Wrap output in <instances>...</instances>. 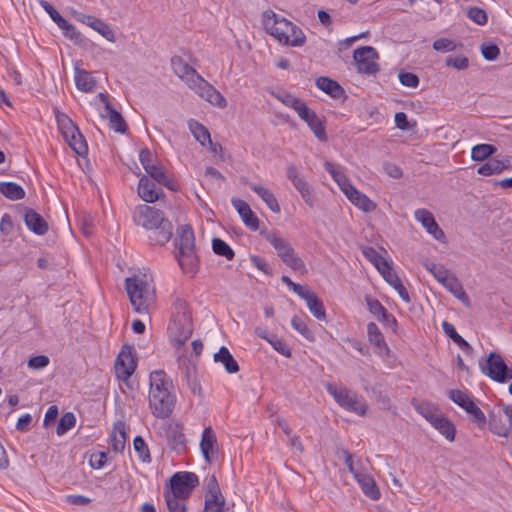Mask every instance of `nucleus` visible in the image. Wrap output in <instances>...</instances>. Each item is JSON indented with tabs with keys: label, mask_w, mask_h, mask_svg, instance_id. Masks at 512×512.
Segmentation results:
<instances>
[{
	"label": "nucleus",
	"mask_w": 512,
	"mask_h": 512,
	"mask_svg": "<svg viewBox=\"0 0 512 512\" xmlns=\"http://www.w3.org/2000/svg\"><path fill=\"white\" fill-rule=\"evenodd\" d=\"M76 423V418L72 412H66L62 415L60 418L56 433L58 436L64 435L68 430H70L72 427H74Z\"/></svg>",
	"instance_id": "47"
},
{
	"label": "nucleus",
	"mask_w": 512,
	"mask_h": 512,
	"mask_svg": "<svg viewBox=\"0 0 512 512\" xmlns=\"http://www.w3.org/2000/svg\"><path fill=\"white\" fill-rule=\"evenodd\" d=\"M126 443V426L122 421L114 424L110 434V444L114 452L120 453L124 450Z\"/></svg>",
	"instance_id": "24"
},
{
	"label": "nucleus",
	"mask_w": 512,
	"mask_h": 512,
	"mask_svg": "<svg viewBox=\"0 0 512 512\" xmlns=\"http://www.w3.org/2000/svg\"><path fill=\"white\" fill-rule=\"evenodd\" d=\"M298 116L310 127L316 138L322 142L327 141L323 121L307 105L300 109Z\"/></svg>",
	"instance_id": "16"
},
{
	"label": "nucleus",
	"mask_w": 512,
	"mask_h": 512,
	"mask_svg": "<svg viewBox=\"0 0 512 512\" xmlns=\"http://www.w3.org/2000/svg\"><path fill=\"white\" fill-rule=\"evenodd\" d=\"M200 448L205 461L208 463L218 453L217 438L210 426L206 427L202 433Z\"/></svg>",
	"instance_id": "20"
},
{
	"label": "nucleus",
	"mask_w": 512,
	"mask_h": 512,
	"mask_svg": "<svg viewBox=\"0 0 512 512\" xmlns=\"http://www.w3.org/2000/svg\"><path fill=\"white\" fill-rule=\"evenodd\" d=\"M262 24L265 31L281 45L302 47L306 43V36L300 27L272 10L263 12Z\"/></svg>",
	"instance_id": "4"
},
{
	"label": "nucleus",
	"mask_w": 512,
	"mask_h": 512,
	"mask_svg": "<svg viewBox=\"0 0 512 512\" xmlns=\"http://www.w3.org/2000/svg\"><path fill=\"white\" fill-rule=\"evenodd\" d=\"M165 501L169 512H186V500L185 498L176 497L174 494L164 493Z\"/></svg>",
	"instance_id": "44"
},
{
	"label": "nucleus",
	"mask_w": 512,
	"mask_h": 512,
	"mask_svg": "<svg viewBox=\"0 0 512 512\" xmlns=\"http://www.w3.org/2000/svg\"><path fill=\"white\" fill-rule=\"evenodd\" d=\"M149 408L153 416L160 419L169 418L176 405V395L172 380L163 370H156L149 376Z\"/></svg>",
	"instance_id": "1"
},
{
	"label": "nucleus",
	"mask_w": 512,
	"mask_h": 512,
	"mask_svg": "<svg viewBox=\"0 0 512 512\" xmlns=\"http://www.w3.org/2000/svg\"><path fill=\"white\" fill-rule=\"evenodd\" d=\"M251 190H253L267 205V207L274 213L280 212V205L275 197V195L267 188L263 187L260 184L256 183H248Z\"/></svg>",
	"instance_id": "23"
},
{
	"label": "nucleus",
	"mask_w": 512,
	"mask_h": 512,
	"mask_svg": "<svg viewBox=\"0 0 512 512\" xmlns=\"http://www.w3.org/2000/svg\"><path fill=\"white\" fill-rule=\"evenodd\" d=\"M74 72V80L77 89L85 93L93 92L96 87L95 77H93L90 72L77 65L74 68Z\"/></svg>",
	"instance_id": "21"
},
{
	"label": "nucleus",
	"mask_w": 512,
	"mask_h": 512,
	"mask_svg": "<svg viewBox=\"0 0 512 512\" xmlns=\"http://www.w3.org/2000/svg\"><path fill=\"white\" fill-rule=\"evenodd\" d=\"M445 64L448 66V67H453L457 70H464L466 68H468L469 66V60L466 56H462V55H459V56H453V55H449L446 60H445Z\"/></svg>",
	"instance_id": "53"
},
{
	"label": "nucleus",
	"mask_w": 512,
	"mask_h": 512,
	"mask_svg": "<svg viewBox=\"0 0 512 512\" xmlns=\"http://www.w3.org/2000/svg\"><path fill=\"white\" fill-rule=\"evenodd\" d=\"M291 324L292 327L307 340L312 341L314 339L313 332L308 328L306 323L301 318L294 316L291 320Z\"/></svg>",
	"instance_id": "52"
},
{
	"label": "nucleus",
	"mask_w": 512,
	"mask_h": 512,
	"mask_svg": "<svg viewBox=\"0 0 512 512\" xmlns=\"http://www.w3.org/2000/svg\"><path fill=\"white\" fill-rule=\"evenodd\" d=\"M435 279L441 283L455 298L460 300L465 306H470V299L459 279L446 268L438 271Z\"/></svg>",
	"instance_id": "13"
},
{
	"label": "nucleus",
	"mask_w": 512,
	"mask_h": 512,
	"mask_svg": "<svg viewBox=\"0 0 512 512\" xmlns=\"http://www.w3.org/2000/svg\"><path fill=\"white\" fill-rule=\"evenodd\" d=\"M293 186L301 194L305 203L308 206L313 207L315 204V195L309 183L303 177L300 176L293 183Z\"/></svg>",
	"instance_id": "37"
},
{
	"label": "nucleus",
	"mask_w": 512,
	"mask_h": 512,
	"mask_svg": "<svg viewBox=\"0 0 512 512\" xmlns=\"http://www.w3.org/2000/svg\"><path fill=\"white\" fill-rule=\"evenodd\" d=\"M398 78L400 83L404 86L416 88L419 85V78L414 73L400 72Z\"/></svg>",
	"instance_id": "59"
},
{
	"label": "nucleus",
	"mask_w": 512,
	"mask_h": 512,
	"mask_svg": "<svg viewBox=\"0 0 512 512\" xmlns=\"http://www.w3.org/2000/svg\"><path fill=\"white\" fill-rule=\"evenodd\" d=\"M468 18L472 20L473 22L484 25L487 23V14L486 12L478 7H472L468 10L467 14Z\"/></svg>",
	"instance_id": "57"
},
{
	"label": "nucleus",
	"mask_w": 512,
	"mask_h": 512,
	"mask_svg": "<svg viewBox=\"0 0 512 512\" xmlns=\"http://www.w3.org/2000/svg\"><path fill=\"white\" fill-rule=\"evenodd\" d=\"M175 244L180 267L185 273L194 275L198 267V256L195 250L194 232L190 226L184 225L177 230Z\"/></svg>",
	"instance_id": "6"
},
{
	"label": "nucleus",
	"mask_w": 512,
	"mask_h": 512,
	"mask_svg": "<svg viewBox=\"0 0 512 512\" xmlns=\"http://www.w3.org/2000/svg\"><path fill=\"white\" fill-rule=\"evenodd\" d=\"M125 289L133 310L141 315L149 314L155 301L152 277L141 273L128 277L125 279Z\"/></svg>",
	"instance_id": "5"
},
{
	"label": "nucleus",
	"mask_w": 512,
	"mask_h": 512,
	"mask_svg": "<svg viewBox=\"0 0 512 512\" xmlns=\"http://www.w3.org/2000/svg\"><path fill=\"white\" fill-rule=\"evenodd\" d=\"M343 193L349 201L365 213H370L376 210L377 204L372 201L367 195L357 190L352 184Z\"/></svg>",
	"instance_id": "17"
},
{
	"label": "nucleus",
	"mask_w": 512,
	"mask_h": 512,
	"mask_svg": "<svg viewBox=\"0 0 512 512\" xmlns=\"http://www.w3.org/2000/svg\"><path fill=\"white\" fill-rule=\"evenodd\" d=\"M268 343L279 352L281 355L285 357L291 356V350L289 346L285 343V341L281 338H278L275 334L270 335V339H268Z\"/></svg>",
	"instance_id": "51"
},
{
	"label": "nucleus",
	"mask_w": 512,
	"mask_h": 512,
	"mask_svg": "<svg viewBox=\"0 0 512 512\" xmlns=\"http://www.w3.org/2000/svg\"><path fill=\"white\" fill-rule=\"evenodd\" d=\"M436 430H438L445 438L449 441H453L455 438L456 428L454 424L442 415L436 420L434 424H431Z\"/></svg>",
	"instance_id": "36"
},
{
	"label": "nucleus",
	"mask_w": 512,
	"mask_h": 512,
	"mask_svg": "<svg viewBox=\"0 0 512 512\" xmlns=\"http://www.w3.org/2000/svg\"><path fill=\"white\" fill-rule=\"evenodd\" d=\"M63 34L66 38L73 41L75 44H81L84 40L83 35L76 30L75 26L69 23L67 28L63 29Z\"/></svg>",
	"instance_id": "63"
},
{
	"label": "nucleus",
	"mask_w": 512,
	"mask_h": 512,
	"mask_svg": "<svg viewBox=\"0 0 512 512\" xmlns=\"http://www.w3.org/2000/svg\"><path fill=\"white\" fill-rule=\"evenodd\" d=\"M442 329L445 332V334L451 338L458 346H460L463 350H468L471 348L470 344L462 337L460 336L456 330L453 324H451L448 321L442 322Z\"/></svg>",
	"instance_id": "41"
},
{
	"label": "nucleus",
	"mask_w": 512,
	"mask_h": 512,
	"mask_svg": "<svg viewBox=\"0 0 512 512\" xmlns=\"http://www.w3.org/2000/svg\"><path fill=\"white\" fill-rule=\"evenodd\" d=\"M133 219L137 225L151 230L149 240L152 244L164 245L173 235L172 223L164 217L162 211L154 207L139 205L134 211Z\"/></svg>",
	"instance_id": "3"
},
{
	"label": "nucleus",
	"mask_w": 512,
	"mask_h": 512,
	"mask_svg": "<svg viewBox=\"0 0 512 512\" xmlns=\"http://www.w3.org/2000/svg\"><path fill=\"white\" fill-rule=\"evenodd\" d=\"M316 86L335 99H339L345 94L344 89L336 81L328 77H319L316 80Z\"/></svg>",
	"instance_id": "28"
},
{
	"label": "nucleus",
	"mask_w": 512,
	"mask_h": 512,
	"mask_svg": "<svg viewBox=\"0 0 512 512\" xmlns=\"http://www.w3.org/2000/svg\"><path fill=\"white\" fill-rule=\"evenodd\" d=\"M449 398L458 406L467 411L470 403H474L473 399L464 391L458 389H451L448 392Z\"/></svg>",
	"instance_id": "42"
},
{
	"label": "nucleus",
	"mask_w": 512,
	"mask_h": 512,
	"mask_svg": "<svg viewBox=\"0 0 512 512\" xmlns=\"http://www.w3.org/2000/svg\"><path fill=\"white\" fill-rule=\"evenodd\" d=\"M231 202L233 207L239 213L243 223L252 231H257L259 229L260 221L247 202L239 198H233Z\"/></svg>",
	"instance_id": "19"
},
{
	"label": "nucleus",
	"mask_w": 512,
	"mask_h": 512,
	"mask_svg": "<svg viewBox=\"0 0 512 512\" xmlns=\"http://www.w3.org/2000/svg\"><path fill=\"white\" fill-rule=\"evenodd\" d=\"M225 498H205L203 512H224Z\"/></svg>",
	"instance_id": "49"
},
{
	"label": "nucleus",
	"mask_w": 512,
	"mask_h": 512,
	"mask_svg": "<svg viewBox=\"0 0 512 512\" xmlns=\"http://www.w3.org/2000/svg\"><path fill=\"white\" fill-rule=\"evenodd\" d=\"M415 219L422 224L427 233L438 241L445 242V233L436 222L433 214L424 208L414 212Z\"/></svg>",
	"instance_id": "15"
},
{
	"label": "nucleus",
	"mask_w": 512,
	"mask_h": 512,
	"mask_svg": "<svg viewBox=\"0 0 512 512\" xmlns=\"http://www.w3.org/2000/svg\"><path fill=\"white\" fill-rule=\"evenodd\" d=\"M50 360L45 355H37L29 358L27 365L34 370H40L48 366Z\"/></svg>",
	"instance_id": "60"
},
{
	"label": "nucleus",
	"mask_w": 512,
	"mask_h": 512,
	"mask_svg": "<svg viewBox=\"0 0 512 512\" xmlns=\"http://www.w3.org/2000/svg\"><path fill=\"white\" fill-rule=\"evenodd\" d=\"M136 369V360L133 356V348L124 345L117 356L115 363V372L117 377L122 380H127Z\"/></svg>",
	"instance_id": "14"
},
{
	"label": "nucleus",
	"mask_w": 512,
	"mask_h": 512,
	"mask_svg": "<svg viewBox=\"0 0 512 512\" xmlns=\"http://www.w3.org/2000/svg\"><path fill=\"white\" fill-rule=\"evenodd\" d=\"M64 139L78 155L83 156L87 153V143L79 129L75 133L67 134Z\"/></svg>",
	"instance_id": "34"
},
{
	"label": "nucleus",
	"mask_w": 512,
	"mask_h": 512,
	"mask_svg": "<svg viewBox=\"0 0 512 512\" xmlns=\"http://www.w3.org/2000/svg\"><path fill=\"white\" fill-rule=\"evenodd\" d=\"M367 336L369 342L379 351L388 350V345L385 342L384 336L374 322H369L367 324Z\"/></svg>",
	"instance_id": "33"
},
{
	"label": "nucleus",
	"mask_w": 512,
	"mask_h": 512,
	"mask_svg": "<svg viewBox=\"0 0 512 512\" xmlns=\"http://www.w3.org/2000/svg\"><path fill=\"white\" fill-rule=\"evenodd\" d=\"M365 302L367 305L368 311L373 314L377 320L387 312L386 308L380 303L379 300L375 298H371L369 296L365 297Z\"/></svg>",
	"instance_id": "50"
},
{
	"label": "nucleus",
	"mask_w": 512,
	"mask_h": 512,
	"mask_svg": "<svg viewBox=\"0 0 512 512\" xmlns=\"http://www.w3.org/2000/svg\"><path fill=\"white\" fill-rule=\"evenodd\" d=\"M327 391L335 401L349 412L364 416L367 411V403L363 397L345 388L337 389L333 384L327 385Z\"/></svg>",
	"instance_id": "9"
},
{
	"label": "nucleus",
	"mask_w": 512,
	"mask_h": 512,
	"mask_svg": "<svg viewBox=\"0 0 512 512\" xmlns=\"http://www.w3.org/2000/svg\"><path fill=\"white\" fill-rule=\"evenodd\" d=\"M199 483L198 476L193 472H177L170 479V490L166 494H174L176 497L188 499L193 488Z\"/></svg>",
	"instance_id": "11"
},
{
	"label": "nucleus",
	"mask_w": 512,
	"mask_h": 512,
	"mask_svg": "<svg viewBox=\"0 0 512 512\" xmlns=\"http://www.w3.org/2000/svg\"><path fill=\"white\" fill-rule=\"evenodd\" d=\"M207 491L205 494V498H220L224 497L221 493L218 481L215 475L209 477L206 483Z\"/></svg>",
	"instance_id": "55"
},
{
	"label": "nucleus",
	"mask_w": 512,
	"mask_h": 512,
	"mask_svg": "<svg viewBox=\"0 0 512 512\" xmlns=\"http://www.w3.org/2000/svg\"><path fill=\"white\" fill-rule=\"evenodd\" d=\"M134 449L138 453L139 458L143 461H150V453L148 447L141 436H136L133 441Z\"/></svg>",
	"instance_id": "54"
},
{
	"label": "nucleus",
	"mask_w": 512,
	"mask_h": 512,
	"mask_svg": "<svg viewBox=\"0 0 512 512\" xmlns=\"http://www.w3.org/2000/svg\"><path fill=\"white\" fill-rule=\"evenodd\" d=\"M480 368L482 373L496 382L504 383L512 379V368H509L502 356L496 352H491L486 363H480Z\"/></svg>",
	"instance_id": "10"
},
{
	"label": "nucleus",
	"mask_w": 512,
	"mask_h": 512,
	"mask_svg": "<svg viewBox=\"0 0 512 512\" xmlns=\"http://www.w3.org/2000/svg\"><path fill=\"white\" fill-rule=\"evenodd\" d=\"M188 127L194 138L202 145L206 146L211 143V135L209 130L201 123L194 119L188 121Z\"/></svg>",
	"instance_id": "32"
},
{
	"label": "nucleus",
	"mask_w": 512,
	"mask_h": 512,
	"mask_svg": "<svg viewBox=\"0 0 512 512\" xmlns=\"http://www.w3.org/2000/svg\"><path fill=\"white\" fill-rule=\"evenodd\" d=\"M353 58L356 62L358 72L373 75L379 71V65L376 62L378 53L373 47L363 46L357 48L353 52Z\"/></svg>",
	"instance_id": "12"
},
{
	"label": "nucleus",
	"mask_w": 512,
	"mask_h": 512,
	"mask_svg": "<svg viewBox=\"0 0 512 512\" xmlns=\"http://www.w3.org/2000/svg\"><path fill=\"white\" fill-rule=\"evenodd\" d=\"M497 148L491 144H478L472 148L471 158L474 161H484L493 155Z\"/></svg>",
	"instance_id": "40"
},
{
	"label": "nucleus",
	"mask_w": 512,
	"mask_h": 512,
	"mask_svg": "<svg viewBox=\"0 0 512 512\" xmlns=\"http://www.w3.org/2000/svg\"><path fill=\"white\" fill-rule=\"evenodd\" d=\"M266 239L276 250L278 257L283 263L292 270L300 271L305 268L303 260L298 256L288 240L277 233L268 234Z\"/></svg>",
	"instance_id": "8"
},
{
	"label": "nucleus",
	"mask_w": 512,
	"mask_h": 512,
	"mask_svg": "<svg viewBox=\"0 0 512 512\" xmlns=\"http://www.w3.org/2000/svg\"><path fill=\"white\" fill-rule=\"evenodd\" d=\"M489 427L492 433L501 437H507L510 433L509 427L502 419L501 409H499L498 412H491L489 415Z\"/></svg>",
	"instance_id": "31"
},
{
	"label": "nucleus",
	"mask_w": 512,
	"mask_h": 512,
	"mask_svg": "<svg viewBox=\"0 0 512 512\" xmlns=\"http://www.w3.org/2000/svg\"><path fill=\"white\" fill-rule=\"evenodd\" d=\"M107 461V453L104 451L92 453L89 464L93 469H101Z\"/></svg>",
	"instance_id": "62"
},
{
	"label": "nucleus",
	"mask_w": 512,
	"mask_h": 512,
	"mask_svg": "<svg viewBox=\"0 0 512 512\" xmlns=\"http://www.w3.org/2000/svg\"><path fill=\"white\" fill-rule=\"evenodd\" d=\"M138 194L143 201L153 203L161 198L163 190L161 188H157L155 182L148 176L144 175L139 181Z\"/></svg>",
	"instance_id": "18"
},
{
	"label": "nucleus",
	"mask_w": 512,
	"mask_h": 512,
	"mask_svg": "<svg viewBox=\"0 0 512 512\" xmlns=\"http://www.w3.org/2000/svg\"><path fill=\"white\" fill-rule=\"evenodd\" d=\"M102 117L109 119L110 127L118 133L124 134L127 131V123L122 115L113 107L111 103L106 105V113Z\"/></svg>",
	"instance_id": "25"
},
{
	"label": "nucleus",
	"mask_w": 512,
	"mask_h": 512,
	"mask_svg": "<svg viewBox=\"0 0 512 512\" xmlns=\"http://www.w3.org/2000/svg\"><path fill=\"white\" fill-rule=\"evenodd\" d=\"M309 311L319 320H324L326 317L325 308L322 300L312 291L305 292L304 297Z\"/></svg>",
	"instance_id": "27"
},
{
	"label": "nucleus",
	"mask_w": 512,
	"mask_h": 512,
	"mask_svg": "<svg viewBox=\"0 0 512 512\" xmlns=\"http://www.w3.org/2000/svg\"><path fill=\"white\" fill-rule=\"evenodd\" d=\"M356 479L363 491V493L372 500H378L380 498V491L374 481V479L367 474H356Z\"/></svg>",
	"instance_id": "29"
},
{
	"label": "nucleus",
	"mask_w": 512,
	"mask_h": 512,
	"mask_svg": "<svg viewBox=\"0 0 512 512\" xmlns=\"http://www.w3.org/2000/svg\"><path fill=\"white\" fill-rule=\"evenodd\" d=\"M324 167L325 170L332 176L334 181L338 184L342 192L344 189H346V187L351 185L348 178L341 172L338 166L326 161Z\"/></svg>",
	"instance_id": "39"
},
{
	"label": "nucleus",
	"mask_w": 512,
	"mask_h": 512,
	"mask_svg": "<svg viewBox=\"0 0 512 512\" xmlns=\"http://www.w3.org/2000/svg\"><path fill=\"white\" fill-rule=\"evenodd\" d=\"M481 52L486 60L492 61L498 57L500 54V49L497 45L489 43L482 45Z\"/></svg>",
	"instance_id": "61"
},
{
	"label": "nucleus",
	"mask_w": 512,
	"mask_h": 512,
	"mask_svg": "<svg viewBox=\"0 0 512 512\" xmlns=\"http://www.w3.org/2000/svg\"><path fill=\"white\" fill-rule=\"evenodd\" d=\"M469 407L470 408L466 412L473 417V421L476 422L480 427L485 426L486 416L482 410L475 403H470Z\"/></svg>",
	"instance_id": "58"
},
{
	"label": "nucleus",
	"mask_w": 512,
	"mask_h": 512,
	"mask_svg": "<svg viewBox=\"0 0 512 512\" xmlns=\"http://www.w3.org/2000/svg\"><path fill=\"white\" fill-rule=\"evenodd\" d=\"M503 171V166H500L499 159H489L485 164L481 165L477 172L480 175L490 176L500 174Z\"/></svg>",
	"instance_id": "46"
},
{
	"label": "nucleus",
	"mask_w": 512,
	"mask_h": 512,
	"mask_svg": "<svg viewBox=\"0 0 512 512\" xmlns=\"http://www.w3.org/2000/svg\"><path fill=\"white\" fill-rule=\"evenodd\" d=\"M57 123L58 127L65 138L69 133H75L78 130V127L73 123V121L65 114L57 115Z\"/></svg>",
	"instance_id": "48"
},
{
	"label": "nucleus",
	"mask_w": 512,
	"mask_h": 512,
	"mask_svg": "<svg viewBox=\"0 0 512 512\" xmlns=\"http://www.w3.org/2000/svg\"><path fill=\"white\" fill-rule=\"evenodd\" d=\"M281 101L285 106L294 109L297 114L299 113L300 109H302L306 105V103L303 100L291 94L284 95L281 98Z\"/></svg>",
	"instance_id": "56"
},
{
	"label": "nucleus",
	"mask_w": 512,
	"mask_h": 512,
	"mask_svg": "<svg viewBox=\"0 0 512 512\" xmlns=\"http://www.w3.org/2000/svg\"><path fill=\"white\" fill-rule=\"evenodd\" d=\"M24 221L26 226L35 234L44 235L48 231L47 222L33 209L26 210Z\"/></svg>",
	"instance_id": "22"
},
{
	"label": "nucleus",
	"mask_w": 512,
	"mask_h": 512,
	"mask_svg": "<svg viewBox=\"0 0 512 512\" xmlns=\"http://www.w3.org/2000/svg\"><path fill=\"white\" fill-rule=\"evenodd\" d=\"M91 28L98 32L101 36H103L109 42H115L116 37L112 28L105 23L103 20L97 18L94 20V23L91 25Z\"/></svg>",
	"instance_id": "45"
},
{
	"label": "nucleus",
	"mask_w": 512,
	"mask_h": 512,
	"mask_svg": "<svg viewBox=\"0 0 512 512\" xmlns=\"http://www.w3.org/2000/svg\"><path fill=\"white\" fill-rule=\"evenodd\" d=\"M456 45L452 40L441 38L433 42V48L440 52H449L455 49Z\"/></svg>",
	"instance_id": "64"
},
{
	"label": "nucleus",
	"mask_w": 512,
	"mask_h": 512,
	"mask_svg": "<svg viewBox=\"0 0 512 512\" xmlns=\"http://www.w3.org/2000/svg\"><path fill=\"white\" fill-rule=\"evenodd\" d=\"M212 249L215 254L225 257L227 260H232L235 256L232 248L222 239L214 238L212 240Z\"/></svg>",
	"instance_id": "43"
},
{
	"label": "nucleus",
	"mask_w": 512,
	"mask_h": 512,
	"mask_svg": "<svg viewBox=\"0 0 512 512\" xmlns=\"http://www.w3.org/2000/svg\"><path fill=\"white\" fill-rule=\"evenodd\" d=\"M168 329L180 345H183L191 337L193 332L192 318L185 300L178 297L174 300Z\"/></svg>",
	"instance_id": "7"
},
{
	"label": "nucleus",
	"mask_w": 512,
	"mask_h": 512,
	"mask_svg": "<svg viewBox=\"0 0 512 512\" xmlns=\"http://www.w3.org/2000/svg\"><path fill=\"white\" fill-rule=\"evenodd\" d=\"M415 408L416 411L431 424H434L436 420L442 415L440 409L429 402H421L416 405Z\"/></svg>",
	"instance_id": "35"
},
{
	"label": "nucleus",
	"mask_w": 512,
	"mask_h": 512,
	"mask_svg": "<svg viewBox=\"0 0 512 512\" xmlns=\"http://www.w3.org/2000/svg\"><path fill=\"white\" fill-rule=\"evenodd\" d=\"M0 192L10 200H20L25 197L24 189L14 182H0Z\"/></svg>",
	"instance_id": "38"
},
{
	"label": "nucleus",
	"mask_w": 512,
	"mask_h": 512,
	"mask_svg": "<svg viewBox=\"0 0 512 512\" xmlns=\"http://www.w3.org/2000/svg\"><path fill=\"white\" fill-rule=\"evenodd\" d=\"M144 170L148 174V177L151 178V180L156 181L157 183L166 186L170 190H177L174 183L167 178L164 170L158 164H156V163L152 164V165L146 167V169H144Z\"/></svg>",
	"instance_id": "30"
},
{
	"label": "nucleus",
	"mask_w": 512,
	"mask_h": 512,
	"mask_svg": "<svg viewBox=\"0 0 512 512\" xmlns=\"http://www.w3.org/2000/svg\"><path fill=\"white\" fill-rule=\"evenodd\" d=\"M213 358L216 363L223 364L225 370L229 374L237 373L239 371L237 361L225 346H222L219 351L214 354Z\"/></svg>",
	"instance_id": "26"
},
{
	"label": "nucleus",
	"mask_w": 512,
	"mask_h": 512,
	"mask_svg": "<svg viewBox=\"0 0 512 512\" xmlns=\"http://www.w3.org/2000/svg\"><path fill=\"white\" fill-rule=\"evenodd\" d=\"M171 66L173 72L199 97L219 108H225L227 106V101L222 94L207 82L182 57L173 56L171 58Z\"/></svg>",
	"instance_id": "2"
}]
</instances>
